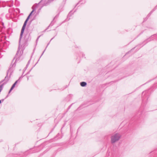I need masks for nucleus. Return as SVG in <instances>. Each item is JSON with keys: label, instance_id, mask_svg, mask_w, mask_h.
I'll use <instances>...</instances> for the list:
<instances>
[{"label": "nucleus", "instance_id": "dca6fc26", "mask_svg": "<svg viewBox=\"0 0 157 157\" xmlns=\"http://www.w3.org/2000/svg\"><path fill=\"white\" fill-rule=\"evenodd\" d=\"M54 24V22H53V21H52L51 23H50V25L48 26V27L50 26H52L53 24Z\"/></svg>", "mask_w": 157, "mask_h": 157}, {"label": "nucleus", "instance_id": "1a4fd4ad", "mask_svg": "<svg viewBox=\"0 0 157 157\" xmlns=\"http://www.w3.org/2000/svg\"><path fill=\"white\" fill-rule=\"evenodd\" d=\"M80 85L82 87H85L87 85V83L86 82H82L80 83Z\"/></svg>", "mask_w": 157, "mask_h": 157}, {"label": "nucleus", "instance_id": "cd10ccee", "mask_svg": "<svg viewBox=\"0 0 157 157\" xmlns=\"http://www.w3.org/2000/svg\"><path fill=\"white\" fill-rule=\"evenodd\" d=\"M8 96H9V95H8H8H7V96H6V97L5 98H7L8 97Z\"/></svg>", "mask_w": 157, "mask_h": 157}, {"label": "nucleus", "instance_id": "bb28decb", "mask_svg": "<svg viewBox=\"0 0 157 157\" xmlns=\"http://www.w3.org/2000/svg\"><path fill=\"white\" fill-rule=\"evenodd\" d=\"M29 20L27 19V18L26 19V20H25V21H27V22H28V21Z\"/></svg>", "mask_w": 157, "mask_h": 157}, {"label": "nucleus", "instance_id": "6ab92c4d", "mask_svg": "<svg viewBox=\"0 0 157 157\" xmlns=\"http://www.w3.org/2000/svg\"><path fill=\"white\" fill-rule=\"evenodd\" d=\"M13 88L11 87V88L9 92V94H10V92L12 91V90L13 89Z\"/></svg>", "mask_w": 157, "mask_h": 157}, {"label": "nucleus", "instance_id": "f257e3e1", "mask_svg": "<svg viewBox=\"0 0 157 157\" xmlns=\"http://www.w3.org/2000/svg\"><path fill=\"white\" fill-rule=\"evenodd\" d=\"M23 50L24 49L22 48L21 49L20 52H19V53L17 55V54H16L15 57L13 60V61L14 59L16 58L15 62L13 64H11L9 69L7 71L6 75L4 79L0 82V83L4 82L2 84L3 85V86L7 83L8 81L9 80L12 74L13 71V68L16 66V62L20 59V56H21L23 53Z\"/></svg>", "mask_w": 157, "mask_h": 157}, {"label": "nucleus", "instance_id": "a211bd4d", "mask_svg": "<svg viewBox=\"0 0 157 157\" xmlns=\"http://www.w3.org/2000/svg\"><path fill=\"white\" fill-rule=\"evenodd\" d=\"M30 60H29L28 61V63H27V64L26 65V67H27L28 66V65L30 63Z\"/></svg>", "mask_w": 157, "mask_h": 157}, {"label": "nucleus", "instance_id": "4468645a", "mask_svg": "<svg viewBox=\"0 0 157 157\" xmlns=\"http://www.w3.org/2000/svg\"><path fill=\"white\" fill-rule=\"evenodd\" d=\"M3 87V85H0V92L2 90Z\"/></svg>", "mask_w": 157, "mask_h": 157}, {"label": "nucleus", "instance_id": "393cba45", "mask_svg": "<svg viewBox=\"0 0 157 157\" xmlns=\"http://www.w3.org/2000/svg\"><path fill=\"white\" fill-rule=\"evenodd\" d=\"M40 36H38V38H37V39H36V41L38 40L39 38L40 37Z\"/></svg>", "mask_w": 157, "mask_h": 157}, {"label": "nucleus", "instance_id": "7c9ffc66", "mask_svg": "<svg viewBox=\"0 0 157 157\" xmlns=\"http://www.w3.org/2000/svg\"><path fill=\"white\" fill-rule=\"evenodd\" d=\"M37 63H37H36V64H35V65L36 64V63Z\"/></svg>", "mask_w": 157, "mask_h": 157}, {"label": "nucleus", "instance_id": "0eeeda50", "mask_svg": "<svg viewBox=\"0 0 157 157\" xmlns=\"http://www.w3.org/2000/svg\"><path fill=\"white\" fill-rule=\"evenodd\" d=\"M23 77L22 76H21V77H20L14 83V84L12 85V86H11V87L13 88H14V87H15L16 84H17V82H20V79L21 78H22Z\"/></svg>", "mask_w": 157, "mask_h": 157}, {"label": "nucleus", "instance_id": "6e6552de", "mask_svg": "<svg viewBox=\"0 0 157 157\" xmlns=\"http://www.w3.org/2000/svg\"><path fill=\"white\" fill-rule=\"evenodd\" d=\"M37 7V5L36 6H34V5L32 7V9H33L32 11L31 12L29 15L31 16L32 15V13L36 10V8Z\"/></svg>", "mask_w": 157, "mask_h": 157}, {"label": "nucleus", "instance_id": "412c9836", "mask_svg": "<svg viewBox=\"0 0 157 157\" xmlns=\"http://www.w3.org/2000/svg\"><path fill=\"white\" fill-rule=\"evenodd\" d=\"M135 47H134V48H132L130 51H129L128 52H127L126 53V54H127L129 52H130L132 50H133V49H134L135 48Z\"/></svg>", "mask_w": 157, "mask_h": 157}, {"label": "nucleus", "instance_id": "b1692460", "mask_svg": "<svg viewBox=\"0 0 157 157\" xmlns=\"http://www.w3.org/2000/svg\"><path fill=\"white\" fill-rule=\"evenodd\" d=\"M72 105V104H71L70 105L69 107H68V109H69L70 108L71 106Z\"/></svg>", "mask_w": 157, "mask_h": 157}, {"label": "nucleus", "instance_id": "9b49d317", "mask_svg": "<svg viewBox=\"0 0 157 157\" xmlns=\"http://www.w3.org/2000/svg\"><path fill=\"white\" fill-rule=\"evenodd\" d=\"M13 10V9H10L9 10V12L11 14L12 13Z\"/></svg>", "mask_w": 157, "mask_h": 157}, {"label": "nucleus", "instance_id": "a878e982", "mask_svg": "<svg viewBox=\"0 0 157 157\" xmlns=\"http://www.w3.org/2000/svg\"><path fill=\"white\" fill-rule=\"evenodd\" d=\"M33 20H33H31L30 21V24H31V22H32V21Z\"/></svg>", "mask_w": 157, "mask_h": 157}, {"label": "nucleus", "instance_id": "c85d7f7f", "mask_svg": "<svg viewBox=\"0 0 157 157\" xmlns=\"http://www.w3.org/2000/svg\"><path fill=\"white\" fill-rule=\"evenodd\" d=\"M82 57H83L84 56H85V55L84 54H82Z\"/></svg>", "mask_w": 157, "mask_h": 157}, {"label": "nucleus", "instance_id": "4be33fe9", "mask_svg": "<svg viewBox=\"0 0 157 157\" xmlns=\"http://www.w3.org/2000/svg\"><path fill=\"white\" fill-rule=\"evenodd\" d=\"M57 34V33L56 34V35L53 37L52 38L51 40H50V41L55 37L56 36Z\"/></svg>", "mask_w": 157, "mask_h": 157}, {"label": "nucleus", "instance_id": "f3484780", "mask_svg": "<svg viewBox=\"0 0 157 157\" xmlns=\"http://www.w3.org/2000/svg\"><path fill=\"white\" fill-rule=\"evenodd\" d=\"M60 12H59V13H58V14L57 15H56L55 17H54V19L55 18H57V17H58V16H59V13H60Z\"/></svg>", "mask_w": 157, "mask_h": 157}, {"label": "nucleus", "instance_id": "9d476101", "mask_svg": "<svg viewBox=\"0 0 157 157\" xmlns=\"http://www.w3.org/2000/svg\"><path fill=\"white\" fill-rule=\"evenodd\" d=\"M157 8V5L153 9V10L151 11V12L149 13L148 16L150 15L151 13L155 11Z\"/></svg>", "mask_w": 157, "mask_h": 157}, {"label": "nucleus", "instance_id": "c756f323", "mask_svg": "<svg viewBox=\"0 0 157 157\" xmlns=\"http://www.w3.org/2000/svg\"><path fill=\"white\" fill-rule=\"evenodd\" d=\"M78 3H77V4L76 5L75 7L78 5Z\"/></svg>", "mask_w": 157, "mask_h": 157}, {"label": "nucleus", "instance_id": "5701e85b", "mask_svg": "<svg viewBox=\"0 0 157 157\" xmlns=\"http://www.w3.org/2000/svg\"><path fill=\"white\" fill-rule=\"evenodd\" d=\"M4 100V99H2V100H0V104L2 103V101H3Z\"/></svg>", "mask_w": 157, "mask_h": 157}, {"label": "nucleus", "instance_id": "f8f14e48", "mask_svg": "<svg viewBox=\"0 0 157 157\" xmlns=\"http://www.w3.org/2000/svg\"><path fill=\"white\" fill-rule=\"evenodd\" d=\"M50 42H49V43L48 44H47V46H46V48L45 49V50H44V51L42 53V54H41V56H40V58H41V56H42L43 55V54H44V52L45 51V50H46V48H47V47L49 45V43H50Z\"/></svg>", "mask_w": 157, "mask_h": 157}, {"label": "nucleus", "instance_id": "7ed1b4c3", "mask_svg": "<svg viewBox=\"0 0 157 157\" xmlns=\"http://www.w3.org/2000/svg\"><path fill=\"white\" fill-rule=\"evenodd\" d=\"M121 136L118 133H116L111 136V142L113 144L118 141L120 139Z\"/></svg>", "mask_w": 157, "mask_h": 157}, {"label": "nucleus", "instance_id": "ddd939ff", "mask_svg": "<svg viewBox=\"0 0 157 157\" xmlns=\"http://www.w3.org/2000/svg\"><path fill=\"white\" fill-rule=\"evenodd\" d=\"M72 12V11L71 10L70 11V12L69 13L68 15V17H70L73 14V13H72L71 12Z\"/></svg>", "mask_w": 157, "mask_h": 157}, {"label": "nucleus", "instance_id": "aec40b11", "mask_svg": "<svg viewBox=\"0 0 157 157\" xmlns=\"http://www.w3.org/2000/svg\"><path fill=\"white\" fill-rule=\"evenodd\" d=\"M30 16H31L30 15H29V16L27 17V19L29 20V19L30 18Z\"/></svg>", "mask_w": 157, "mask_h": 157}, {"label": "nucleus", "instance_id": "2eb2a0df", "mask_svg": "<svg viewBox=\"0 0 157 157\" xmlns=\"http://www.w3.org/2000/svg\"><path fill=\"white\" fill-rule=\"evenodd\" d=\"M13 2H12V1H10V2L11 3V4H10V5H8V6L10 7H11L12 6H13Z\"/></svg>", "mask_w": 157, "mask_h": 157}, {"label": "nucleus", "instance_id": "20e7f679", "mask_svg": "<svg viewBox=\"0 0 157 157\" xmlns=\"http://www.w3.org/2000/svg\"><path fill=\"white\" fill-rule=\"evenodd\" d=\"M149 90H146L145 91H144L142 93V98L143 100V102L145 101L146 100H147L148 98L147 96L148 95V92Z\"/></svg>", "mask_w": 157, "mask_h": 157}, {"label": "nucleus", "instance_id": "f03ea898", "mask_svg": "<svg viewBox=\"0 0 157 157\" xmlns=\"http://www.w3.org/2000/svg\"><path fill=\"white\" fill-rule=\"evenodd\" d=\"M27 23V21H25L24 23L23 24V25L22 26V28L21 29V33H20V38H19V47H18V50L17 52V55L19 54V52L20 50V48L22 47V45H21V40L22 38V37L23 34L24 33V30L25 29L26 26V25Z\"/></svg>", "mask_w": 157, "mask_h": 157}, {"label": "nucleus", "instance_id": "39448f33", "mask_svg": "<svg viewBox=\"0 0 157 157\" xmlns=\"http://www.w3.org/2000/svg\"><path fill=\"white\" fill-rule=\"evenodd\" d=\"M24 38L25 41L24 44H26L27 42L31 40V37L30 34L28 33L25 34Z\"/></svg>", "mask_w": 157, "mask_h": 157}, {"label": "nucleus", "instance_id": "423d86ee", "mask_svg": "<svg viewBox=\"0 0 157 157\" xmlns=\"http://www.w3.org/2000/svg\"><path fill=\"white\" fill-rule=\"evenodd\" d=\"M153 36H151L150 37L144 40L142 43L140 44L141 45L142 44H143V45H144L146 44H147L148 42H149L152 40H154V38H153Z\"/></svg>", "mask_w": 157, "mask_h": 157}]
</instances>
